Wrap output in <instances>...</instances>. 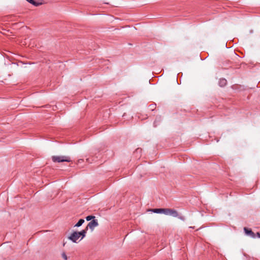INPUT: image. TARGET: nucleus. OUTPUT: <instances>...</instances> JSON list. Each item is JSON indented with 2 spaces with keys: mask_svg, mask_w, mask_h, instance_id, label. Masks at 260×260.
<instances>
[{
  "mask_svg": "<svg viewBox=\"0 0 260 260\" xmlns=\"http://www.w3.org/2000/svg\"><path fill=\"white\" fill-rule=\"evenodd\" d=\"M52 160L54 162H70L72 161L70 156L63 155L52 156Z\"/></svg>",
  "mask_w": 260,
  "mask_h": 260,
  "instance_id": "1",
  "label": "nucleus"
},
{
  "mask_svg": "<svg viewBox=\"0 0 260 260\" xmlns=\"http://www.w3.org/2000/svg\"><path fill=\"white\" fill-rule=\"evenodd\" d=\"M99 225L98 221L97 219H93L91 221H90L87 225L86 226V228L88 230L89 229L91 230V231H92L94 228L96 226H98Z\"/></svg>",
  "mask_w": 260,
  "mask_h": 260,
  "instance_id": "2",
  "label": "nucleus"
},
{
  "mask_svg": "<svg viewBox=\"0 0 260 260\" xmlns=\"http://www.w3.org/2000/svg\"><path fill=\"white\" fill-rule=\"evenodd\" d=\"M80 238L78 232L75 231L68 237L69 239L74 243H77V240Z\"/></svg>",
  "mask_w": 260,
  "mask_h": 260,
  "instance_id": "3",
  "label": "nucleus"
},
{
  "mask_svg": "<svg viewBox=\"0 0 260 260\" xmlns=\"http://www.w3.org/2000/svg\"><path fill=\"white\" fill-rule=\"evenodd\" d=\"M244 230L246 235H249L252 238L255 237V234L251 229H248L247 228H244Z\"/></svg>",
  "mask_w": 260,
  "mask_h": 260,
  "instance_id": "4",
  "label": "nucleus"
},
{
  "mask_svg": "<svg viewBox=\"0 0 260 260\" xmlns=\"http://www.w3.org/2000/svg\"><path fill=\"white\" fill-rule=\"evenodd\" d=\"M227 84V81L224 78H220L219 80V81H218V85L220 86V87H224Z\"/></svg>",
  "mask_w": 260,
  "mask_h": 260,
  "instance_id": "5",
  "label": "nucleus"
},
{
  "mask_svg": "<svg viewBox=\"0 0 260 260\" xmlns=\"http://www.w3.org/2000/svg\"><path fill=\"white\" fill-rule=\"evenodd\" d=\"M87 231V228H85V229L82 230L80 232H78L80 237H81V239H83L85 237Z\"/></svg>",
  "mask_w": 260,
  "mask_h": 260,
  "instance_id": "6",
  "label": "nucleus"
},
{
  "mask_svg": "<svg viewBox=\"0 0 260 260\" xmlns=\"http://www.w3.org/2000/svg\"><path fill=\"white\" fill-rule=\"evenodd\" d=\"M170 213H169V215H171L173 217H178V212L175 210V209H170Z\"/></svg>",
  "mask_w": 260,
  "mask_h": 260,
  "instance_id": "7",
  "label": "nucleus"
},
{
  "mask_svg": "<svg viewBox=\"0 0 260 260\" xmlns=\"http://www.w3.org/2000/svg\"><path fill=\"white\" fill-rule=\"evenodd\" d=\"M27 2H28V3H29L30 4L33 5L34 6H39L41 5H42V3L41 2H36L34 0H26Z\"/></svg>",
  "mask_w": 260,
  "mask_h": 260,
  "instance_id": "8",
  "label": "nucleus"
},
{
  "mask_svg": "<svg viewBox=\"0 0 260 260\" xmlns=\"http://www.w3.org/2000/svg\"><path fill=\"white\" fill-rule=\"evenodd\" d=\"M151 211L155 213H162V208H155L150 210Z\"/></svg>",
  "mask_w": 260,
  "mask_h": 260,
  "instance_id": "9",
  "label": "nucleus"
},
{
  "mask_svg": "<svg viewBox=\"0 0 260 260\" xmlns=\"http://www.w3.org/2000/svg\"><path fill=\"white\" fill-rule=\"evenodd\" d=\"M84 219H80L79 220V221L77 222V223L75 225V226L76 227H79L81 226L83 223L84 222Z\"/></svg>",
  "mask_w": 260,
  "mask_h": 260,
  "instance_id": "10",
  "label": "nucleus"
},
{
  "mask_svg": "<svg viewBox=\"0 0 260 260\" xmlns=\"http://www.w3.org/2000/svg\"><path fill=\"white\" fill-rule=\"evenodd\" d=\"M170 209V208H162V213H164V214H165L166 215H169Z\"/></svg>",
  "mask_w": 260,
  "mask_h": 260,
  "instance_id": "11",
  "label": "nucleus"
},
{
  "mask_svg": "<svg viewBox=\"0 0 260 260\" xmlns=\"http://www.w3.org/2000/svg\"><path fill=\"white\" fill-rule=\"evenodd\" d=\"M95 218V217L94 216L88 215L86 217V219L87 221H90V220H92L93 219H94Z\"/></svg>",
  "mask_w": 260,
  "mask_h": 260,
  "instance_id": "12",
  "label": "nucleus"
},
{
  "mask_svg": "<svg viewBox=\"0 0 260 260\" xmlns=\"http://www.w3.org/2000/svg\"><path fill=\"white\" fill-rule=\"evenodd\" d=\"M61 256L64 260L68 259V256L64 252L61 253Z\"/></svg>",
  "mask_w": 260,
  "mask_h": 260,
  "instance_id": "13",
  "label": "nucleus"
},
{
  "mask_svg": "<svg viewBox=\"0 0 260 260\" xmlns=\"http://www.w3.org/2000/svg\"><path fill=\"white\" fill-rule=\"evenodd\" d=\"M178 217L180 219H181V220H183V221H184V220H185V217H184V216H179V215H178Z\"/></svg>",
  "mask_w": 260,
  "mask_h": 260,
  "instance_id": "14",
  "label": "nucleus"
},
{
  "mask_svg": "<svg viewBox=\"0 0 260 260\" xmlns=\"http://www.w3.org/2000/svg\"><path fill=\"white\" fill-rule=\"evenodd\" d=\"M150 106H151V110H153V108L154 107V106L153 105H150Z\"/></svg>",
  "mask_w": 260,
  "mask_h": 260,
  "instance_id": "15",
  "label": "nucleus"
},
{
  "mask_svg": "<svg viewBox=\"0 0 260 260\" xmlns=\"http://www.w3.org/2000/svg\"><path fill=\"white\" fill-rule=\"evenodd\" d=\"M257 235L258 238H260V234L259 233H257Z\"/></svg>",
  "mask_w": 260,
  "mask_h": 260,
  "instance_id": "16",
  "label": "nucleus"
},
{
  "mask_svg": "<svg viewBox=\"0 0 260 260\" xmlns=\"http://www.w3.org/2000/svg\"><path fill=\"white\" fill-rule=\"evenodd\" d=\"M156 121H155L154 122V126H155H155H156Z\"/></svg>",
  "mask_w": 260,
  "mask_h": 260,
  "instance_id": "17",
  "label": "nucleus"
},
{
  "mask_svg": "<svg viewBox=\"0 0 260 260\" xmlns=\"http://www.w3.org/2000/svg\"><path fill=\"white\" fill-rule=\"evenodd\" d=\"M189 228H191V229H194V227H192V226H190Z\"/></svg>",
  "mask_w": 260,
  "mask_h": 260,
  "instance_id": "18",
  "label": "nucleus"
}]
</instances>
